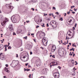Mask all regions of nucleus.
I'll return each mask as SVG.
<instances>
[{
  "label": "nucleus",
  "instance_id": "c03bdc74",
  "mask_svg": "<svg viewBox=\"0 0 78 78\" xmlns=\"http://www.w3.org/2000/svg\"><path fill=\"white\" fill-rule=\"evenodd\" d=\"M26 22H27V23H29V22H30V21H29V20L26 21Z\"/></svg>",
  "mask_w": 78,
  "mask_h": 78
},
{
  "label": "nucleus",
  "instance_id": "7c9ffc66",
  "mask_svg": "<svg viewBox=\"0 0 78 78\" xmlns=\"http://www.w3.org/2000/svg\"><path fill=\"white\" fill-rule=\"evenodd\" d=\"M28 64H29V63H27L25 64V65L26 66H28Z\"/></svg>",
  "mask_w": 78,
  "mask_h": 78
},
{
  "label": "nucleus",
  "instance_id": "a878e982",
  "mask_svg": "<svg viewBox=\"0 0 78 78\" xmlns=\"http://www.w3.org/2000/svg\"><path fill=\"white\" fill-rule=\"evenodd\" d=\"M27 36H26V37H24L23 38L24 39H26V40L27 39Z\"/></svg>",
  "mask_w": 78,
  "mask_h": 78
},
{
  "label": "nucleus",
  "instance_id": "5fc2aeb1",
  "mask_svg": "<svg viewBox=\"0 0 78 78\" xmlns=\"http://www.w3.org/2000/svg\"><path fill=\"white\" fill-rule=\"evenodd\" d=\"M72 13H73V14H75V12H72Z\"/></svg>",
  "mask_w": 78,
  "mask_h": 78
},
{
  "label": "nucleus",
  "instance_id": "de8ad7c7",
  "mask_svg": "<svg viewBox=\"0 0 78 78\" xmlns=\"http://www.w3.org/2000/svg\"><path fill=\"white\" fill-rule=\"evenodd\" d=\"M5 66L6 67H8V64L5 65Z\"/></svg>",
  "mask_w": 78,
  "mask_h": 78
},
{
  "label": "nucleus",
  "instance_id": "bf43d9fd",
  "mask_svg": "<svg viewBox=\"0 0 78 78\" xmlns=\"http://www.w3.org/2000/svg\"><path fill=\"white\" fill-rule=\"evenodd\" d=\"M73 51H75V48H73Z\"/></svg>",
  "mask_w": 78,
  "mask_h": 78
},
{
  "label": "nucleus",
  "instance_id": "1a4fd4ad",
  "mask_svg": "<svg viewBox=\"0 0 78 78\" xmlns=\"http://www.w3.org/2000/svg\"><path fill=\"white\" fill-rule=\"evenodd\" d=\"M47 70H48V69H44L42 70V72L43 74H45L47 72Z\"/></svg>",
  "mask_w": 78,
  "mask_h": 78
},
{
  "label": "nucleus",
  "instance_id": "680f3d73",
  "mask_svg": "<svg viewBox=\"0 0 78 78\" xmlns=\"http://www.w3.org/2000/svg\"><path fill=\"white\" fill-rule=\"evenodd\" d=\"M69 55H71V56H72V55H73V54H70Z\"/></svg>",
  "mask_w": 78,
  "mask_h": 78
},
{
  "label": "nucleus",
  "instance_id": "9b49d317",
  "mask_svg": "<svg viewBox=\"0 0 78 78\" xmlns=\"http://www.w3.org/2000/svg\"><path fill=\"white\" fill-rule=\"evenodd\" d=\"M63 53L61 49H59L58 50V53L59 56H61V55L62 54V53Z\"/></svg>",
  "mask_w": 78,
  "mask_h": 78
},
{
  "label": "nucleus",
  "instance_id": "20e7f679",
  "mask_svg": "<svg viewBox=\"0 0 78 78\" xmlns=\"http://www.w3.org/2000/svg\"><path fill=\"white\" fill-rule=\"evenodd\" d=\"M11 20H12V21L13 23H16L17 22V20H16V17L15 16H12L11 17Z\"/></svg>",
  "mask_w": 78,
  "mask_h": 78
},
{
  "label": "nucleus",
  "instance_id": "338daca9",
  "mask_svg": "<svg viewBox=\"0 0 78 78\" xmlns=\"http://www.w3.org/2000/svg\"><path fill=\"white\" fill-rule=\"evenodd\" d=\"M69 36H71V34H68Z\"/></svg>",
  "mask_w": 78,
  "mask_h": 78
},
{
  "label": "nucleus",
  "instance_id": "052dcab7",
  "mask_svg": "<svg viewBox=\"0 0 78 78\" xmlns=\"http://www.w3.org/2000/svg\"><path fill=\"white\" fill-rule=\"evenodd\" d=\"M29 78H31V74L29 75Z\"/></svg>",
  "mask_w": 78,
  "mask_h": 78
},
{
  "label": "nucleus",
  "instance_id": "72a5a7b5",
  "mask_svg": "<svg viewBox=\"0 0 78 78\" xmlns=\"http://www.w3.org/2000/svg\"><path fill=\"white\" fill-rule=\"evenodd\" d=\"M58 68L59 69H61V67H60L59 66L58 67Z\"/></svg>",
  "mask_w": 78,
  "mask_h": 78
},
{
  "label": "nucleus",
  "instance_id": "3c124183",
  "mask_svg": "<svg viewBox=\"0 0 78 78\" xmlns=\"http://www.w3.org/2000/svg\"><path fill=\"white\" fill-rule=\"evenodd\" d=\"M75 27H73V30H75Z\"/></svg>",
  "mask_w": 78,
  "mask_h": 78
},
{
  "label": "nucleus",
  "instance_id": "412c9836",
  "mask_svg": "<svg viewBox=\"0 0 78 78\" xmlns=\"http://www.w3.org/2000/svg\"><path fill=\"white\" fill-rule=\"evenodd\" d=\"M72 75L73 76H75V72H74L72 74Z\"/></svg>",
  "mask_w": 78,
  "mask_h": 78
},
{
  "label": "nucleus",
  "instance_id": "603ef678",
  "mask_svg": "<svg viewBox=\"0 0 78 78\" xmlns=\"http://www.w3.org/2000/svg\"><path fill=\"white\" fill-rule=\"evenodd\" d=\"M16 57L18 58V57H19V56H18V54H16Z\"/></svg>",
  "mask_w": 78,
  "mask_h": 78
},
{
  "label": "nucleus",
  "instance_id": "e433bc0d",
  "mask_svg": "<svg viewBox=\"0 0 78 78\" xmlns=\"http://www.w3.org/2000/svg\"><path fill=\"white\" fill-rule=\"evenodd\" d=\"M51 15H53V13H51V14L50 13V14H49V16H51Z\"/></svg>",
  "mask_w": 78,
  "mask_h": 78
},
{
  "label": "nucleus",
  "instance_id": "a211bd4d",
  "mask_svg": "<svg viewBox=\"0 0 78 78\" xmlns=\"http://www.w3.org/2000/svg\"><path fill=\"white\" fill-rule=\"evenodd\" d=\"M3 17L2 15H0V20L3 19Z\"/></svg>",
  "mask_w": 78,
  "mask_h": 78
},
{
  "label": "nucleus",
  "instance_id": "49530a36",
  "mask_svg": "<svg viewBox=\"0 0 78 78\" xmlns=\"http://www.w3.org/2000/svg\"><path fill=\"white\" fill-rule=\"evenodd\" d=\"M73 48H72V49H70V50H70V51H72V50H73Z\"/></svg>",
  "mask_w": 78,
  "mask_h": 78
},
{
  "label": "nucleus",
  "instance_id": "09e8293b",
  "mask_svg": "<svg viewBox=\"0 0 78 78\" xmlns=\"http://www.w3.org/2000/svg\"><path fill=\"white\" fill-rule=\"evenodd\" d=\"M74 9L75 11H76L77 10V9H75V8H74Z\"/></svg>",
  "mask_w": 78,
  "mask_h": 78
},
{
  "label": "nucleus",
  "instance_id": "8fccbe9b",
  "mask_svg": "<svg viewBox=\"0 0 78 78\" xmlns=\"http://www.w3.org/2000/svg\"><path fill=\"white\" fill-rule=\"evenodd\" d=\"M48 26H49V25H48V23H47V27H48Z\"/></svg>",
  "mask_w": 78,
  "mask_h": 78
},
{
  "label": "nucleus",
  "instance_id": "f3484780",
  "mask_svg": "<svg viewBox=\"0 0 78 78\" xmlns=\"http://www.w3.org/2000/svg\"><path fill=\"white\" fill-rule=\"evenodd\" d=\"M4 70L5 71V72H6L8 73H9V71L8 70V69L7 68H6V67H5V68L4 69Z\"/></svg>",
  "mask_w": 78,
  "mask_h": 78
},
{
  "label": "nucleus",
  "instance_id": "393cba45",
  "mask_svg": "<svg viewBox=\"0 0 78 78\" xmlns=\"http://www.w3.org/2000/svg\"><path fill=\"white\" fill-rule=\"evenodd\" d=\"M63 15H64V16L65 17H66V15H67V14L66 13H64Z\"/></svg>",
  "mask_w": 78,
  "mask_h": 78
},
{
  "label": "nucleus",
  "instance_id": "37998d69",
  "mask_svg": "<svg viewBox=\"0 0 78 78\" xmlns=\"http://www.w3.org/2000/svg\"><path fill=\"white\" fill-rule=\"evenodd\" d=\"M39 26H36V28H39Z\"/></svg>",
  "mask_w": 78,
  "mask_h": 78
},
{
  "label": "nucleus",
  "instance_id": "b1692460",
  "mask_svg": "<svg viewBox=\"0 0 78 78\" xmlns=\"http://www.w3.org/2000/svg\"><path fill=\"white\" fill-rule=\"evenodd\" d=\"M52 9L53 10V9H54L55 10H56V8H55V7H53Z\"/></svg>",
  "mask_w": 78,
  "mask_h": 78
},
{
  "label": "nucleus",
  "instance_id": "69168bd1",
  "mask_svg": "<svg viewBox=\"0 0 78 78\" xmlns=\"http://www.w3.org/2000/svg\"><path fill=\"white\" fill-rule=\"evenodd\" d=\"M34 42H36V40L35 39H34Z\"/></svg>",
  "mask_w": 78,
  "mask_h": 78
},
{
  "label": "nucleus",
  "instance_id": "c85d7f7f",
  "mask_svg": "<svg viewBox=\"0 0 78 78\" xmlns=\"http://www.w3.org/2000/svg\"><path fill=\"white\" fill-rule=\"evenodd\" d=\"M64 54L65 55H66V52H63V55H64Z\"/></svg>",
  "mask_w": 78,
  "mask_h": 78
},
{
  "label": "nucleus",
  "instance_id": "58836bf2",
  "mask_svg": "<svg viewBox=\"0 0 78 78\" xmlns=\"http://www.w3.org/2000/svg\"><path fill=\"white\" fill-rule=\"evenodd\" d=\"M44 16H47V14H44Z\"/></svg>",
  "mask_w": 78,
  "mask_h": 78
},
{
  "label": "nucleus",
  "instance_id": "aec40b11",
  "mask_svg": "<svg viewBox=\"0 0 78 78\" xmlns=\"http://www.w3.org/2000/svg\"><path fill=\"white\" fill-rule=\"evenodd\" d=\"M71 62L72 64H75V62H74V60H72Z\"/></svg>",
  "mask_w": 78,
  "mask_h": 78
},
{
  "label": "nucleus",
  "instance_id": "f704fd0d",
  "mask_svg": "<svg viewBox=\"0 0 78 78\" xmlns=\"http://www.w3.org/2000/svg\"><path fill=\"white\" fill-rule=\"evenodd\" d=\"M6 50H7V49H6V47H5V51H6Z\"/></svg>",
  "mask_w": 78,
  "mask_h": 78
},
{
  "label": "nucleus",
  "instance_id": "a19ab883",
  "mask_svg": "<svg viewBox=\"0 0 78 78\" xmlns=\"http://www.w3.org/2000/svg\"><path fill=\"white\" fill-rule=\"evenodd\" d=\"M42 19H40V22H42Z\"/></svg>",
  "mask_w": 78,
  "mask_h": 78
},
{
  "label": "nucleus",
  "instance_id": "2f4dec72",
  "mask_svg": "<svg viewBox=\"0 0 78 78\" xmlns=\"http://www.w3.org/2000/svg\"><path fill=\"white\" fill-rule=\"evenodd\" d=\"M70 12L69 11V12H67V13L68 14H70Z\"/></svg>",
  "mask_w": 78,
  "mask_h": 78
},
{
  "label": "nucleus",
  "instance_id": "4c0bfd02",
  "mask_svg": "<svg viewBox=\"0 0 78 78\" xmlns=\"http://www.w3.org/2000/svg\"><path fill=\"white\" fill-rule=\"evenodd\" d=\"M55 55H53L52 56V57L54 58H55Z\"/></svg>",
  "mask_w": 78,
  "mask_h": 78
},
{
  "label": "nucleus",
  "instance_id": "5701e85b",
  "mask_svg": "<svg viewBox=\"0 0 78 78\" xmlns=\"http://www.w3.org/2000/svg\"><path fill=\"white\" fill-rule=\"evenodd\" d=\"M45 25V24L43 23V24L42 25H41V27H45V26H44V25Z\"/></svg>",
  "mask_w": 78,
  "mask_h": 78
},
{
  "label": "nucleus",
  "instance_id": "13d9d810",
  "mask_svg": "<svg viewBox=\"0 0 78 78\" xmlns=\"http://www.w3.org/2000/svg\"><path fill=\"white\" fill-rule=\"evenodd\" d=\"M67 42L66 43V44H68V43H69V42H69V41L68 40H67Z\"/></svg>",
  "mask_w": 78,
  "mask_h": 78
},
{
  "label": "nucleus",
  "instance_id": "423d86ee",
  "mask_svg": "<svg viewBox=\"0 0 78 78\" xmlns=\"http://www.w3.org/2000/svg\"><path fill=\"white\" fill-rule=\"evenodd\" d=\"M46 41H47V40H45V38H44L42 39V42L43 43V44L44 45H45V46H47V42H48V41H47L46 42Z\"/></svg>",
  "mask_w": 78,
  "mask_h": 78
},
{
  "label": "nucleus",
  "instance_id": "6e6d98bb",
  "mask_svg": "<svg viewBox=\"0 0 78 78\" xmlns=\"http://www.w3.org/2000/svg\"><path fill=\"white\" fill-rule=\"evenodd\" d=\"M33 54V53L32 52V51L30 52V55H32Z\"/></svg>",
  "mask_w": 78,
  "mask_h": 78
},
{
  "label": "nucleus",
  "instance_id": "f257e3e1",
  "mask_svg": "<svg viewBox=\"0 0 78 78\" xmlns=\"http://www.w3.org/2000/svg\"><path fill=\"white\" fill-rule=\"evenodd\" d=\"M18 64H19V61L13 60L12 61V62L10 64V66L11 67H15L16 66H17Z\"/></svg>",
  "mask_w": 78,
  "mask_h": 78
},
{
  "label": "nucleus",
  "instance_id": "f03ea898",
  "mask_svg": "<svg viewBox=\"0 0 78 78\" xmlns=\"http://www.w3.org/2000/svg\"><path fill=\"white\" fill-rule=\"evenodd\" d=\"M23 59L22 60V61H23V62H26L28 60L29 57L28 55H24V56L23 57Z\"/></svg>",
  "mask_w": 78,
  "mask_h": 78
},
{
  "label": "nucleus",
  "instance_id": "f8f14e48",
  "mask_svg": "<svg viewBox=\"0 0 78 78\" xmlns=\"http://www.w3.org/2000/svg\"><path fill=\"white\" fill-rule=\"evenodd\" d=\"M72 20L71 19H70L68 21V22L69 23V25H72L73 24V23L75 22L74 20L73 22H72Z\"/></svg>",
  "mask_w": 78,
  "mask_h": 78
},
{
  "label": "nucleus",
  "instance_id": "dca6fc26",
  "mask_svg": "<svg viewBox=\"0 0 78 78\" xmlns=\"http://www.w3.org/2000/svg\"><path fill=\"white\" fill-rule=\"evenodd\" d=\"M54 22H55V23H54ZM54 22H52V23L53 24H54V25H55V26H53L52 25L53 28H54V27L55 28H56V27H57V25H56V23H55V21H54Z\"/></svg>",
  "mask_w": 78,
  "mask_h": 78
},
{
  "label": "nucleus",
  "instance_id": "774afa93",
  "mask_svg": "<svg viewBox=\"0 0 78 78\" xmlns=\"http://www.w3.org/2000/svg\"><path fill=\"white\" fill-rule=\"evenodd\" d=\"M24 71H27V69H25V68H24Z\"/></svg>",
  "mask_w": 78,
  "mask_h": 78
},
{
  "label": "nucleus",
  "instance_id": "6e6552de",
  "mask_svg": "<svg viewBox=\"0 0 78 78\" xmlns=\"http://www.w3.org/2000/svg\"><path fill=\"white\" fill-rule=\"evenodd\" d=\"M11 3H10L9 4H6V6L7 8H8V9H12V7H11Z\"/></svg>",
  "mask_w": 78,
  "mask_h": 78
},
{
  "label": "nucleus",
  "instance_id": "9d476101",
  "mask_svg": "<svg viewBox=\"0 0 78 78\" xmlns=\"http://www.w3.org/2000/svg\"><path fill=\"white\" fill-rule=\"evenodd\" d=\"M52 63V65H50V66L51 67V66H56V65H58V62H51Z\"/></svg>",
  "mask_w": 78,
  "mask_h": 78
},
{
  "label": "nucleus",
  "instance_id": "6ab92c4d",
  "mask_svg": "<svg viewBox=\"0 0 78 78\" xmlns=\"http://www.w3.org/2000/svg\"><path fill=\"white\" fill-rule=\"evenodd\" d=\"M42 34H43V35L42 36V37H44V36H45V33H44V32L42 33Z\"/></svg>",
  "mask_w": 78,
  "mask_h": 78
},
{
  "label": "nucleus",
  "instance_id": "864d4df0",
  "mask_svg": "<svg viewBox=\"0 0 78 78\" xmlns=\"http://www.w3.org/2000/svg\"><path fill=\"white\" fill-rule=\"evenodd\" d=\"M30 32H28V36H30Z\"/></svg>",
  "mask_w": 78,
  "mask_h": 78
},
{
  "label": "nucleus",
  "instance_id": "a18cd8bd",
  "mask_svg": "<svg viewBox=\"0 0 78 78\" xmlns=\"http://www.w3.org/2000/svg\"><path fill=\"white\" fill-rule=\"evenodd\" d=\"M30 69H27V72H28V71H30Z\"/></svg>",
  "mask_w": 78,
  "mask_h": 78
},
{
  "label": "nucleus",
  "instance_id": "bb28decb",
  "mask_svg": "<svg viewBox=\"0 0 78 78\" xmlns=\"http://www.w3.org/2000/svg\"><path fill=\"white\" fill-rule=\"evenodd\" d=\"M38 62V61H37V64L38 65H39V64H41V62L40 61V63H39L38 62Z\"/></svg>",
  "mask_w": 78,
  "mask_h": 78
},
{
  "label": "nucleus",
  "instance_id": "ea45409f",
  "mask_svg": "<svg viewBox=\"0 0 78 78\" xmlns=\"http://www.w3.org/2000/svg\"><path fill=\"white\" fill-rule=\"evenodd\" d=\"M13 35L14 36V35H16V34L15 33V32H14L13 34Z\"/></svg>",
  "mask_w": 78,
  "mask_h": 78
},
{
  "label": "nucleus",
  "instance_id": "cd10ccee",
  "mask_svg": "<svg viewBox=\"0 0 78 78\" xmlns=\"http://www.w3.org/2000/svg\"><path fill=\"white\" fill-rule=\"evenodd\" d=\"M73 8H75V6L73 5V6H71V9H72Z\"/></svg>",
  "mask_w": 78,
  "mask_h": 78
},
{
  "label": "nucleus",
  "instance_id": "c9c22d12",
  "mask_svg": "<svg viewBox=\"0 0 78 78\" xmlns=\"http://www.w3.org/2000/svg\"><path fill=\"white\" fill-rule=\"evenodd\" d=\"M31 10H33V11H34V8H31Z\"/></svg>",
  "mask_w": 78,
  "mask_h": 78
},
{
  "label": "nucleus",
  "instance_id": "e2e57ef3",
  "mask_svg": "<svg viewBox=\"0 0 78 78\" xmlns=\"http://www.w3.org/2000/svg\"><path fill=\"white\" fill-rule=\"evenodd\" d=\"M4 47H5H5H7V45H5L4 46Z\"/></svg>",
  "mask_w": 78,
  "mask_h": 78
},
{
  "label": "nucleus",
  "instance_id": "ddd939ff",
  "mask_svg": "<svg viewBox=\"0 0 78 78\" xmlns=\"http://www.w3.org/2000/svg\"><path fill=\"white\" fill-rule=\"evenodd\" d=\"M9 28L10 31L13 30V28H12V24L10 25L9 26Z\"/></svg>",
  "mask_w": 78,
  "mask_h": 78
},
{
  "label": "nucleus",
  "instance_id": "4be33fe9",
  "mask_svg": "<svg viewBox=\"0 0 78 78\" xmlns=\"http://www.w3.org/2000/svg\"><path fill=\"white\" fill-rule=\"evenodd\" d=\"M59 20H61V21H62L63 20V19L62 18H60Z\"/></svg>",
  "mask_w": 78,
  "mask_h": 78
},
{
  "label": "nucleus",
  "instance_id": "2eb2a0df",
  "mask_svg": "<svg viewBox=\"0 0 78 78\" xmlns=\"http://www.w3.org/2000/svg\"><path fill=\"white\" fill-rule=\"evenodd\" d=\"M4 48V46L2 44H0V50H2V49H3Z\"/></svg>",
  "mask_w": 78,
  "mask_h": 78
},
{
  "label": "nucleus",
  "instance_id": "473e14b6",
  "mask_svg": "<svg viewBox=\"0 0 78 78\" xmlns=\"http://www.w3.org/2000/svg\"><path fill=\"white\" fill-rule=\"evenodd\" d=\"M56 14H57L58 15L59 14V13L58 12H55Z\"/></svg>",
  "mask_w": 78,
  "mask_h": 78
},
{
  "label": "nucleus",
  "instance_id": "4d7b16f0",
  "mask_svg": "<svg viewBox=\"0 0 78 78\" xmlns=\"http://www.w3.org/2000/svg\"><path fill=\"white\" fill-rule=\"evenodd\" d=\"M75 54H73V57H74V56H75Z\"/></svg>",
  "mask_w": 78,
  "mask_h": 78
},
{
  "label": "nucleus",
  "instance_id": "0eeeda50",
  "mask_svg": "<svg viewBox=\"0 0 78 78\" xmlns=\"http://www.w3.org/2000/svg\"><path fill=\"white\" fill-rule=\"evenodd\" d=\"M56 47L55 45H53L52 46V49L51 50V51L52 52H54L56 50Z\"/></svg>",
  "mask_w": 78,
  "mask_h": 78
},
{
  "label": "nucleus",
  "instance_id": "7ed1b4c3",
  "mask_svg": "<svg viewBox=\"0 0 78 78\" xmlns=\"http://www.w3.org/2000/svg\"><path fill=\"white\" fill-rule=\"evenodd\" d=\"M53 76L55 78H59L60 76L59 73L58 72L54 73H53Z\"/></svg>",
  "mask_w": 78,
  "mask_h": 78
},
{
  "label": "nucleus",
  "instance_id": "c756f323",
  "mask_svg": "<svg viewBox=\"0 0 78 78\" xmlns=\"http://www.w3.org/2000/svg\"><path fill=\"white\" fill-rule=\"evenodd\" d=\"M8 49H11V46H9L8 47Z\"/></svg>",
  "mask_w": 78,
  "mask_h": 78
},
{
  "label": "nucleus",
  "instance_id": "39448f33",
  "mask_svg": "<svg viewBox=\"0 0 78 78\" xmlns=\"http://www.w3.org/2000/svg\"><path fill=\"white\" fill-rule=\"evenodd\" d=\"M5 55H3L2 53L0 54V59L1 60H5Z\"/></svg>",
  "mask_w": 78,
  "mask_h": 78
},
{
  "label": "nucleus",
  "instance_id": "4468645a",
  "mask_svg": "<svg viewBox=\"0 0 78 78\" xmlns=\"http://www.w3.org/2000/svg\"><path fill=\"white\" fill-rule=\"evenodd\" d=\"M5 20H6V21H3V23H1V24L3 26L5 24V23H6V22H7V21H8V19L6 18L5 19Z\"/></svg>",
  "mask_w": 78,
  "mask_h": 78
},
{
  "label": "nucleus",
  "instance_id": "0e129e2a",
  "mask_svg": "<svg viewBox=\"0 0 78 78\" xmlns=\"http://www.w3.org/2000/svg\"><path fill=\"white\" fill-rule=\"evenodd\" d=\"M41 48H42V50H44V48L42 47H41Z\"/></svg>",
  "mask_w": 78,
  "mask_h": 78
},
{
  "label": "nucleus",
  "instance_id": "79ce46f5",
  "mask_svg": "<svg viewBox=\"0 0 78 78\" xmlns=\"http://www.w3.org/2000/svg\"><path fill=\"white\" fill-rule=\"evenodd\" d=\"M76 25H77V24H76V23L75 25V27H76Z\"/></svg>",
  "mask_w": 78,
  "mask_h": 78
}]
</instances>
